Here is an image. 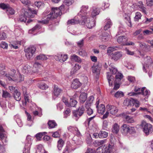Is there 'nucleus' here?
Instances as JSON below:
<instances>
[{
	"instance_id": "f257e3e1",
	"label": "nucleus",
	"mask_w": 153,
	"mask_h": 153,
	"mask_svg": "<svg viewBox=\"0 0 153 153\" xmlns=\"http://www.w3.org/2000/svg\"><path fill=\"white\" fill-rule=\"evenodd\" d=\"M88 8L87 5H83L78 15L81 16L82 19L80 21L81 24L82 25L85 24L87 27L89 29L91 28L94 26L95 22L93 21H90L89 16V13L86 12Z\"/></svg>"
},
{
	"instance_id": "f03ea898",
	"label": "nucleus",
	"mask_w": 153,
	"mask_h": 153,
	"mask_svg": "<svg viewBox=\"0 0 153 153\" xmlns=\"http://www.w3.org/2000/svg\"><path fill=\"white\" fill-rule=\"evenodd\" d=\"M62 9L60 8V7L59 8L57 7L52 8L50 14L48 15L45 17V18L46 19L42 21H39L38 22L43 24L47 23L50 19L56 18L58 16H60L61 14V11Z\"/></svg>"
},
{
	"instance_id": "7ed1b4c3",
	"label": "nucleus",
	"mask_w": 153,
	"mask_h": 153,
	"mask_svg": "<svg viewBox=\"0 0 153 153\" xmlns=\"http://www.w3.org/2000/svg\"><path fill=\"white\" fill-rule=\"evenodd\" d=\"M68 129L75 135L73 138L75 143L77 145L81 144L82 143L81 138V135L78 128L76 127L69 126L68 127Z\"/></svg>"
},
{
	"instance_id": "20e7f679",
	"label": "nucleus",
	"mask_w": 153,
	"mask_h": 153,
	"mask_svg": "<svg viewBox=\"0 0 153 153\" xmlns=\"http://www.w3.org/2000/svg\"><path fill=\"white\" fill-rule=\"evenodd\" d=\"M141 125L143 128V131L146 135H148L152 133L153 128L151 125L144 121H143Z\"/></svg>"
},
{
	"instance_id": "39448f33",
	"label": "nucleus",
	"mask_w": 153,
	"mask_h": 153,
	"mask_svg": "<svg viewBox=\"0 0 153 153\" xmlns=\"http://www.w3.org/2000/svg\"><path fill=\"white\" fill-rule=\"evenodd\" d=\"M150 91L149 90L146 89V88L143 87L141 89V91L137 93H134L131 92L128 93V95L130 96H137L138 95L142 94L144 96H146L147 97L150 95Z\"/></svg>"
},
{
	"instance_id": "423d86ee",
	"label": "nucleus",
	"mask_w": 153,
	"mask_h": 153,
	"mask_svg": "<svg viewBox=\"0 0 153 153\" xmlns=\"http://www.w3.org/2000/svg\"><path fill=\"white\" fill-rule=\"evenodd\" d=\"M0 7L3 10H6V13L8 16L14 14L15 10L10 6L8 4H5L4 3L0 4Z\"/></svg>"
},
{
	"instance_id": "0eeeda50",
	"label": "nucleus",
	"mask_w": 153,
	"mask_h": 153,
	"mask_svg": "<svg viewBox=\"0 0 153 153\" xmlns=\"http://www.w3.org/2000/svg\"><path fill=\"white\" fill-rule=\"evenodd\" d=\"M85 111L84 107L83 106H81L79 107L77 110L73 111V115L76 118V120H77L83 114Z\"/></svg>"
},
{
	"instance_id": "6e6552de",
	"label": "nucleus",
	"mask_w": 153,
	"mask_h": 153,
	"mask_svg": "<svg viewBox=\"0 0 153 153\" xmlns=\"http://www.w3.org/2000/svg\"><path fill=\"white\" fill-rule=\"evenodd\" d=\"M144 65L143 64V70L144 71H146L145 66L149 67L153 66V61L151 57L149 56H146L143 58Z\"/></svg>"
},
{
	"instance_id": "1a4fd4ad",
	"label": "nucleus",
	"mask_w": 153,
	"mask_h": 153,
	"mask_svg": "<svg viewBox=\"0 0 153 153\" xmlns=\"http://www.w3.org/2000/svg\"><path fill=\"white\" fill-rule=\"evenodd\" d=\"M36 50V48L33 46H30L25 50V55L27 59H30Z\"/></svg>"
},
{
	"instance_id": "9d476101",
	"label": "nucleus",
	"mask_w": 153,
	"mask_h": 153,
	"mask_svg": "<svg viewBox=\"0 0 153 153\" xmlns=\"http://www.w3.org/2000/svg\"><path fill=\"white\" fill-rule=\"evenodd\" d=\"M6 133L2 127L0 125V139L2 141L3 144L6 143L7 141Z\"/></svg>"
},
{
	"instance_id": "9b49d317",
	"label": "nucleus",
	"mask_w": 153,
	"mask_h": 153,
	"mask_svg": "<svg viewBox=\"0 0 153 153\" xmlns=\"http://www.w3.org/2000/svg\"><path fill=\"white\" fill-rule=\"evenodd\" d=\"M123 56V53L121 51H117L112 53L110 56L111 58L115 61H117Z\"/></svg>"
},
{
	"instance_id": "f8f14e48",
	"label": "nucleus",
	"mask_w": 153,
	"mask_h": 153,
	"mask_svg": "<svg viewBox=\"0 0 153 153\" xmlns=\"http://www.w3.org/2000/svg\"><path fill=\"white\" fill-rule=\"evenodd\" d=\"M54 58L56 61L63 62L65 61L68 59V56L67 54L60 53L57 54Z\"/></svg>"
},
{
	"instance_id": "ddd939ff",
	"label": "nucleus",
	"mask_w": 153,
	"mask_h": 153,
	"mask_svg": "<svg viewBox=\"0 0 153 153\" xmlns=\"http://www.w3.org/2000/svg\"><path fill=\"white\" fill-rule=\"evenodd\" d=\"M91 68L92 73L95 75L98 76L100 74L101 68L99 65L94 64Z\"/></svg>"
},
{
	"instance_id": "4468645a",
	"label": "nucleus",
	"mask_w": 153,
	"mask_h": 153,
	"mask_svg": "<svg viewBox=\"0 0 153 153\" xmlns=\"http://www.w3.org/2000/svg\"><path fill=\"white\" fill-rule=\"evenodd\" d=\"M99 101L98 100L96 103V108H97V111L98 113L101 114H103L105 112V105L103 104L99 105Z\"/></svg>"
},
{
	"instance_id": "2eb2a0df",
	"label": "nucleus",
	"mask_w": 153,
	"mask_h": 153,
	"mask_svg": "<svg viewBox=\"0 0 153 153\" xmlns=\"http://www.w3.org/2000/svg\"><path fill=\"white\" fill-rule=\"evenodd\" d=\"M106 108L107 110L112 114H116L118 111L117 108L114 105H108Z\"/></svg>"
},
{
	"instance_id": "dca6fc26",
	"label": "nucleus",
	"mask_w": 153,
	"mask_h": 153,
	"mask_svg": "<svg viewBox=\"0 0 153 153\" xmlns=\"http://www.w3.org/2000/svg\"><path fill=\"white\" fill-rule=\"evenodd\" d=\"M122 117L124 121L127 123H133L134 122V119L132 117L125 114H122Z\"/></svg>"
},
{
	"instance_id": "f3484780",
	"label": "nucleus",
	"mask_w": 153,
	"mask_h": 153,
	"mask_svg": "<svg viewBox=\"0 0 153 153\" xmlns=\"http://www.w3.org/2000/svg\"><path fill=\"white\" fill-rule=\"evenodd\" d=\"M32 15L28 14V12L25 11L24 14L20 15L19 17V21L22 22H25L27 17H33Z\"/></svg>"
},
{
	"instance_id": "a211bd4d",
	"label": "nucleus",
	"mask_w": 153,
	"mask_h": 153,
	"mask_svg": "<svg viewBox=\"0 0 153 153\" xmlns=\"http://www.w3.org/2000/svg\"><path fill=\"white\" fill-rule=\"evenodd\" d=\"M81 85L80 82L78 79H75L72 81L71 85V87L74 89H76L79 87Z\"/></svg>"
},
{
	"instance_id": "6ab92c4d",
	"label": "nucleus",
	"mask_w": 153,
	"mask_h": 153,
	"mask_svg": "<svg viewBox=\"0 0 153 153\" xmlns=\"http://www.w3.org/2000/svg\"><path fill=\"white\" fill-rule=\"evenodd\" d=\"M110 36L108 33L104 31L101 34L100 38L102 41L105 42L108 40L110 38Z\"/></svg>"
},
{
	"instance_id": "aec40b11",
	"label": "nucleus",
	"mask_w": 153,
	"mask_h": 153,
	"mask_svg": "<svg viewBox=\"0 0 153 153\" xmlns=\"http://www.w3.org/2000/svg\"><path fill=\"white\" fill-rule=\"evenodd\" d=\"M127 40V38L126 37L124 36H120L117 39V41L118 43L123 45H125L126 42Z\"/></svg>"
},
{
	"instance_id": "412c9836",
	"label": "nucleus",
	"mask_w": 153,
	"mask_h": 153,
	"mask_svg": "<svg viewBox=\"0 0 153 153\" xmlns=\"http://www.w3.org/2000/svg\"><path fill=\"white\" fill-rule=\"evenodd\" d=\"M32 139L30 135H27V137L25 145V149H30L32 144Z\"/></svg>"
},
{
	"instance_id": "4be33fe9",
	"label": "nucleus",
	"mask_w": 153,
	"mask_h": 153,
	"mask_svg": "<svg viewBox=\"0 0 153 153\" xmlns=\"http://www.w3.org/2000/svg\"><path fill=\"white\" fill-rule=\"evenodd\" d=\"M114 90L111 91L110 93L112 95H114V97L116 98H120L124 96L123 93L120 91H118L114 94Z\"/></svg>"
},
{
	"instance_id": "5701e85b",
	"label": "nucleus",
	"mask_w": 153,
	"mask_h": 153,
	"mask_svg": "<svg viewBox=\"0 0 153 153\" xmlns=\"http://www.w3.org/2000/svg\"><path fill=\"white\" fill-rule=\"evenodd\" d=\"M129 126L126 124L123 125L121 126V132L124 134H127L129 132Z\"/></svg>"
},
{
	"instance_id": "b1692460",
	"label": "nucleus",
	"mask_w": 153,
	"mask_h": 153,
	"mask_svg": "<svg viewBox=\"0 0 153 153\" xmlns=\"http://www.w3.org/2000/svg\"><path fill=\"white\" fill-rule=\"evenodd\" d=\"M87 97V94L85 93L81 94L79 97V101L80 103H83L86 101Z\"/></svg>"
},
{
	"instance_id": "393cba45",
	"label": "nucleus",
	"mask_w": 153,
	"mask_h": 153,
	"mask_svg": "<svg viewBox=\"0 0 153 153\" xmlns=\"http://www.w3.org/2000/svg\"><path fill=\"white\" fill-rule=\"evenodd\" d=\"M105 22H106V24L104 27L105 30H107L108 28L111 27L112 25V23L109 18L106 19Z\"/></svg>"
},
{
	"instance_id": "a878e982",
	"label": "nucleus",
	"mask_w": 153,
	"mask_h": 153,
	"mask_svg": "<svg viewBox=\"0 0 153 153\" xmlns=\"http://www.w3.org/2000/svg\"><path fill=\"white\" fill-rule=\"evenodd\" d=\"M13 97L16 101H20L21 99L20 92L17 90H15L13 93Z\"/></svg>"
},
{
	"instance_id": "bb28decb",
	"label": "nucleus",
	"mask_w": 153,
	"mask_h": 153,
	"mask_svg": "<svg viewBox=\"0 0 153 153\" xmlns=\"http://www.w3.org/2000/svg\"><path fill=\"white\" fill-rule=\"evenodd\" d=\"M81 67V66L79 65L78 64H76L75 66L72 68L71 71V75H73L79 70L80 68Z\"/></svg>"
},
{
	"instance_id": "cd10ccee",
	"label": "nucleus",
	"mask_w": 153,
	"mask_h": 153,
	"mask_svg": "<svg viewBox=\"0 0 153 153\" xmlns=\"http://www.w3.org/2000/svg\"><path fill=\"white\" fill-rule=\"evenodd\" d=\"M74 0H64L63 4L60 6L61 8H63L65 5L67 6L71 5L74 2Z\"/></svg>"
},
{
	"instance_id": "c85d7f7f",
	"label": "nucleus",
	"mask_w": 153,
	"mask_h": 153,
	"mask_svg": "<svg viewBox=\"0 0 153 153\" xmlns=\"http://www.w3.org/2000/svg\"><path fill=\"white\" fill-rule=\"evenodd\" d=\"M106 139H104L101 140H96L94 142V146H98L103 144L106 143Z\"/></svg>"
},
{
	"instance_id": "c756f323",
	"label": "nucleus",
	"mask_w": 153,
	"mask_h": 153,
	"mask_svg": "<svg viewBox=\"0 0 153 153\" xmlns=\"http://www.w3.org/2000/svg\"><path fill=\"white\" fill-rule=\"evenodd\" d=\"M125 20L126 23L128 26L130 27L132 26L130 16L126 15L125 16Z\"/></svg>"
},
{
	"instance_id": "7c9ffc66",
	"label": "nucleus",
	"mask_w": 153,
	"mask_h": 153,
	"mask_svg": "<svg viewBox=\"0 0 153 153\" xmlns=\"http://www.w3.org/2000/svg\"><path fill=\"white\" fill-rule=\"evenodd\" d=\"M61 90L59 88L58 86L55 85L53 89V93L55 95L58 96L61 92Z\"/></svg>"
},
{
	"instance_id": "2f4dec72",
	"label": "nucleus",
	"mask_w": 153,
	"mask_h": 153,
	"mask_svg": "<svg viewBox=\"0 0 153 153\" xmlns=\"http://www.w3.org/2000/svg\"><path fill=\"white\" fill-rule=\"evenodd\" d=\"M64 141L62 139H60L57 142V147L58 150H61L64 144Z\"/></svg>"
},
{
	"instance_id": "473e14b6",
	"label": "nucleus",
	"mask_w": 153,
	"mask_h": 153,
	"mask_svg": "<svg viewBox=\"0 0 153 153\" xmlns=\"http://www.w3.org/2000/svg\"><path fill=\"white\" fill-rule=\"evenodd\" d=\"M49 126V128H53L55 127L57 124L54 120H49L48 123Z\"/></svg>"
},
{
	"instance_id": "72a5a7b5",
	"label": "nucleus",
	"mask_w": 153,
	"mask_h": 153,
	"mask_svg": "<svg viewBox=\"0 0 153 153\" xmlns=\"http://www.w3.org/2000/svg\"><path fill=\"white\" fill-rule=\"evenodd\" d=\"M71 59L72 61H75L78 62H81L80 58L75 55H73L71 57Z\"/></svg>"
},
{
	"instance_id": "f704fd0d",
	"label": "nucleus",
	"mask_w": 153,
	"mask_h": 153,
	"mask_svg": "<svg viewBox=\"0 0 153 153\" xmlns=\"http://www.w3.org/2000/svg\"><path fill=\"white\" fill-rule=\"evenodd\" d=\"M138 5L139 7L141 9V10L144 13L146 14V8L143 6L142 2L140 1L138 2Z\"/></svg>"
},
{
	"instance_id": "c9c22d12",
	"label": "nucleus",
	"mask_w": 153,
	"mask_h": 153,
	"mask_svg": "<svg viewBox=\"0 0 153 153\" xmlns=\"http://www.w3.org/2000/svg\"><path fill=\"white\" fill-rule=\"evenodd\" d=\"M94 99V97L93 96H91L89 97L86 102V107H87L86 106L87 105H88V106H90L91 104L92 103Z\"/></svg>"
},
{
	"instance_id": "e433bc0d",
	"label": "nucleus",
	"mask_w": 153,
	"mask_h": 153,
	"mask_svg": "<svg viewBox=\"0 0 153 153\" xmlns=\"http://www.w3.org/2000/svg\"><path fill=\"white\" fill-rule=\"evenodd\" d=\"M100 13L99 9L98 8H94L93 9V11L91 13V16L93 17L97 15Z\"/></svg>"
},
{
	"instance_id": "4c0bfd02",
	"label": "nucleus",
	"mask_w": 153,
	"mask_h": 153,
	"mask_svg": "<svg viewBox=\"0 0 153 153\" xmlns=\"http://www.w3.org/2000/svg\"><path fill=\"white\" fill-rule=\"evenodd\" d=\"M36 59L37 60H46L48 59L47 57L44 54H40L39 55L37 56Z\"/></svg>"
},
{
	"instance_id": "58836bf2",
	"label": "nucleus",
	"mask_w": 153,
	"mask_h": 153,
	"mask_svg": "<svg viewBox=\"0 0 153 153\" xmlns=\"http://www.w3.org/2000/svg\"><path fill=\"white\" fill-rule=\"evenodd\" d=\"M123 77V75L120 73H118L117 74L115 75V82H119V81L122 79Z\"/></svg>"
},
{
	"instance_id": "ea45409f",
	"label": "nucleus",
	"mask_w": 153,
	"mask_h": 153,
	"mask_svg": "<svg viewBox=\"0 0 153 153\" xmlns=\"http://www.w3.org/2000/svg\"><path fill=\"white\" fill-rule=\"evenodd\" d=\"M119 128V127L118 125L115 123L113 126L112 131L114 133H117L118 132Z\"/></svg>"
},
{
	"instance_id": "a19ab883",
	"label": "nucleus",
	"mask_w": 153,
	"mask_h": 153,
	"mask_svg": "<svg viewBox=\"0 0 153 153\" xmlns=\"http://www.w3.org/2000/svg\"><path fill=\"white\" fill-rule=\"evenodd\" d=\"M100 138H103L107 137L108 133L105 131H101L99 133Z\"/></svg>"
},
{
	"instance_id": "79ce46f5",
	"label": "nucleus",
	"mask_w": 153,
	"mask_h": 153,
	"mask_svg": "<svg viewBox=\"0 0 153 153\" xmlns=\"http://www.w3.org/2000/svg\"><path fill=\"white\" fill-rule=\"evenodd\" d=\"M109 69L110 72L113 74H115L117 72V69L114 65H111L110 66Z\"/></svg>"
},
{
	"instance_id": "37998d69",
	"label": "nucleus",
	"mask_w": 153,
	"mask_h": 153,
	"mask_svg": "<svg viewBox=\"0 0 153 153\" xmlns=\"http://www.w3.org/2000/svg\"><path fill=\"white\" fill-rule=\"evenodd\" d=\"M112 146L110 144L105 148V153H112Z\"/></svg>"
},
{
	"instance_id": "c03bdc74",
	"label": "nucleus",
	"mask_w": 153,
	"mask_h": 153,
	"mask_svg": "<svg viewBox=\"0 0 153 153\" xmlns=\"http://www.w3.org/2000/svg\"><path fill=\"white\" fill-rule=\"evenodd\" d=\"M80 23V21L79 22V20H76L74 19H71L68 20V21L67 23L68 25H74L76 24Z\"/></svg>"
},
{
	"instance_id": "a18cd8bd",
	"label": "nucleus",
	"mask_w": 153,
	"mask_h": 153,
	"mask_svg": "<svg viewBox=\"0 0 153 153\" xmlns=\"http://www.w3.org/2000/svg\"><path fill=\"white\" fill-rule=\"evenodd\" d=\"M0 73L2 75H4L7 78V80L8 79L10 81L11 80H14L12 77L10 76V74L5 73L4 71H1Z\"/></svg>"
},
{
	"instance_id": "49530a36",
	"label": "nucleus",
	"mask_w": 153,
	"mask_h": 153,
	"mask_svg": "<svg viewBox=\"0 0 153 153\" xmlns=\"http://www.w3.org/2000/svg\"><path fill=\"white\" fill-rule=\"evenodd\" d=\"M118 47L116 46L114 47H109L107 50V53H110L111 52L117 50V48H118Z\"/></svg>"
},
{
	"instance_id": "de8ad7c7",
	"label": "nucleus",
	"mask_w": 153,
	"mask_h": 153,
	"mask_svg": "<svg viewBox=\"0 0 153 153\" xmlns=\"http://www.w3.org/2000/svg\"><path fill=\"white\" fill-rule=\"evenodd\" d=\"M41 28L40 25L38 24H37L31 30H29V33H32V32L35 31L36 30H38Z\"/></svg>"
},
{
	"instance_id": "09e8293b",
	"label": "nucleus",
	"mask_w": 153,
	"mask_h": 153,
	"mask_svg": "<svg viewBox=\"0 0 153 153\" xmlns=\"http://www.w3.org/2000/svg\"><path fill=\"white\" fill-rule=\"evenodd\" d=\"M141 16L142 15L140 12H136L134 18V20L136 21H138L139 20L141 19Z\"/></svg>"
},
{
	"instance_id": "8fccbe9b",
	"label": "nucleus",
	"mask_w": 153,
	"mask_h": 153,
	"mask_svg": "<svg viewBox=\"0 0 153 153\" xmlns=\"http://www.w3.org/2000/svg\"><path fill=\"white\" fill-rule=\"evenodd\" d=\"M109 74H110L109 73H108L107 76L109 85L111 86L112 85V81L111 79H112L113 77L112 76L110 75Z\"/></svg>"
},
{
	"instance_id": "3c124183",
	"label": "nucleus",
	"mask_w": 153,
	"mask_h": 153,
	"mask_svg": "<svg viewBox=\"0 0 153 153\" xmlns=\"http://www.w3.org/2000/svg\"><path fill=\"white\" fill-rule=\"evenodd\" d=\"M46 133H47L45 132H40L36 134V137L38 140H40V138L42 137L43 136L45 135Z\"/></svg>"
},
{
	"instance_id": "603ef678",
	"label": "nucleus",
	"mask_w": 153,
	"mask_h": 153,
	"mask_svg": "<svg viewBox=\"0 0 153 153\" xmlns=\"http://www.w3.org/2000/svg\"><path fill=\"white\" fill-rule=\"evenodd\" d=\"M37 149L38 152H41L42 153H48L45 150L42 146L41 145H39L38 146Z\"/></svg>"
},
{
	"instance_id": "864d4df0",
	"label": "nucleus",
	"mask_w": 153,
	"mask_h": 153,
	"mask_svg": "<svg viewBox=\"0 0 153 153\" xmlns=\"http://www.w3.org/2000/svg\"><path fill=\"white\" fill-rule=\"evenodd\" d=\"M77 103V102L76 100L72 99H71L70 103L69 106L71 107H74L76 106V104Z\"/></svg>"
},
{
	"instance_id": "5fc2aeb1",
	"label": "nucleus",
	"mask_w": 153,
	"mask_h": 153,
	"mask_svg": "<svg viewBox=\"0 0 153 153\" xmlns=\"http://www.w3.org/2000/svg\"><path fill=\"white\" fill-rule=\"evenodd\" d=\"M38 86L39 88L43 90L46 89L48 88L47 85L43 83H40L39 84Z\"/></svg>"
},
{
	"instance_id": "6e6d98bb",
	"label": "nucleus",
	"mask_w": 153,
	"mask_h": 153,
	"mask_svg": "<svg viewBox=\"0 0 153 153\" xmlns=\"http://www.w3.org/2000/svg\"><path fill=\"white\" fill-rule=\"evenodd\" d=\"M11 96L10 94L7 91H3L2 94L3 97L5 98H7L10 97Z\"/></svg>"
},
{
	"instance_id": "4d7b16f0",
	"label": "nucleus",
	"mask_w": 153,
	"mask_h": 153,
	"mask_svg": "<svg viewBox=\"0 0 153 153\" xmlns=\"http://www.w3.org/2000/svg\"><path fill=\"white\" fill-rule=\"evenodd\" d=\"M28 12V14H30L31 15H32L33 17H30L31 18H33L34 17V16L33 15L36 14L37 13V12L35 10H32L31 9H29L28 12Z\"/></svg>"
},
{
	"instance_id": "13d9d810",
	"label": "nucleus",
	"mask_w": 153,
	"mask_h": 153,
	"mask_svg": "<svg viewBox=\"0 0 153 153\" xmlns=\"http://www.w3.org/2000/svg\"><path fill=\"white\" fill-rule=\"evenodd\" d=\"M139 46L141 48L144 50H145L146 48L149 47V46L146 45L145 43L142 42H140Z\"/></svg>"
},
{
	"instance_id": "bf43d9fd",
	"label": "nucleus",
	"mask_w": 153,
	"mask_h": 153,
	"mask_svg": "<svg viewBox=\"0 0 153 153\" xmlns=\"http://www.w3.org/2000/svg\"><path fill=\"white\" fill-rule=\"evenodd\" d=\"M11 71V74H10V76L12 77L13 79H14V80H11L12 81H17L18 80V79H15L14 78H13V77L14 76V75H15V74L16 72V71L14 69H12Z\"/></svg>"
},
{
	"instance_id": "052dcab7",
	"label": "nucleus",
	"mask_w": 153,
	"mask_h": 153,
	"mask_svg": "<svg viewBox=\"0 0 153 153\" xmlns=\"http://www.w3.org/2000/svg\"><path fill=\"white\" fill-rule=\"evenodd\" d=\"M153 20V18L148 19L146 18L145 19H144L143 21V23L145 24H148L152 22Z\"/></svg>"
},
{
	"instance_id": "680f3d73",
	"label": "nucleus",
	"mask_w": 153,
	"mask_h": 153,
	"mask_svg": "<svg viewBox=\"0 0 153 153\" xmlns=\"http://www.w3.org/2000/svg\"><path fill=\"white\" fill-rule=\"evenodd\" d=\"M70 150V146L67 144L64 150L63 153H69V152Z\"/></svg>"
},
{
	"instance_id": "e2e57ef3",
	"label": "nucleus",
	"mask_w": 153,
	"mask_h": 153,
	"mask_svg": "<svg viewBox=\"0 0 153 153\" xmlns=\"http://www.w3.org/2000/svg\"><path fill=\"white\" fill-rule=\"evenodd\" d=\"M0 46L4 49H7L8 47L7 44L4 42H2L0 43Z\"/></svg>"
},
{
	"instance_id": "0e129e2a",
	"label": "nucleus",
	"mask_w": 153,
	"mask_h": 153,
	"mask_svg": "<svg viewBox=\"0 0 153 153\" xmlns=\"http://www.w3.org/2000/svg\"><path fill=\"white\" fill-rule=\"evenodd\" d=\"M103 147L100 146L97 149V151L98 153H105V149H103Z\"/></svg>"
},
{
	"instance_id": "69168bd1",
	"label": "nucleus",
	"mask_w": 153,
	"mask_h": 153,
	"mask_svg": "<svg viewBox=\"0 0 153 153\" xmlns=\"http://www.w3.org/2000/svg\"><path fill=\"white\" fill-rule=\"evenodd\" d=\"M57 109L58 110L61 111L63 108V105L62 103V102H59L56 105Z\"/></svg>"
},
{
	"instance_id": "338daca9",
	"label": "nucleus",
	"mask_w": 153,
	"mask_h": 153,
	"mask_svg": "<svg viewBox=\"0 0 153 153\" xmlns=\"http://www.w3.org/2000/svg\"><path fill=\"white\" fill-rule=\"evenodd\" d=\"M146 4L149 6H153V0H146Z\"/></svg>"
},
{
	"instance_id": "774afa93",
	"label": "nucleus",
	"mask_w": 153,
	"mask_h": 153,
	"mask_svg": "<svg viewBox=\"0 0 153 153\" xmlns=\"http://www.w3.org/2000/svg\"><path fill=\"white\" fill-rule=\"evenodd\" d=\"M85 153H96V152L94 150H93L91 148H88Z\"/></svg>"
}]
</instances>
